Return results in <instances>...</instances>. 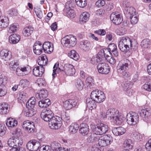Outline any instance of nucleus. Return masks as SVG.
<instances>
[{
    "mask_svg": "<svg viewBox=\"0 0 151 151\" xmlns=\"http://www.w3.org/2000/svg\"><path fill=\"white\" fill-rule=\"evenodd\" d=\"M0 57L5 61H9L12 58V55L10 51L3 49L0 52Z\"/></svg>",
    "mask_w": 151,
    "mask_h": 151,
    "instance_id": "nucleus-20",
    "label": "nucleus"
},
{
    "mask_svg": "<svg viewBox=\"0 0 151 151\" xmlns=\"http://www.w3.org/2000/svg\"><path fill=\"white\" fill-rule=\"evenodd\" d=\"M67 16H69L70 17L72 18L74 17L75 13L73 9H67L64 10Z\"/></svg>",
    "mask_w": 151,
    "mask_h": 151,
    "instance_id": "nucleus-59",
    "label": "nucleus"
},
{
    "mask_svg": "<svg viewBox=\"0 0 151 151\" xmlns=\"http://www.w3.org/2000/svg\"><path fill=\"white\" fill-rule=\"evenodd\" d=\"M98 139V144L101 147L107 146L110 144L113 140L112 137L109 135H104Z\"/></svg>",
    "mask_w": 151,
    "mask_h": 151,
    "instance_id": "nucleus-9",
    "label": "nucleus"
},
{
    "mask_svg": "<svg viewBox=\"0 0 151 151\" xmlns=\"http://www.w3.org/2000/svg\"><path fill=\"white\" fill-rule=\"evenodd\" d=\"M36 108H27V110L24 111V115L27 117H31L36 113Z\"/></svg>",
    "mask_w": 151,
    "mask_h": 151,
    "instance_id": "nucleus-31",
    "label": "nucleus"
},
{
    "mask_svg": "<svg viewBox=\"0 0 151 151\" xmlns=\"http://www.w3.org/2000/svg\"><path fill=\"white\" fill-rule=\"evenodd\" d=\"M7 90L6 86H0V97L4 96L6 93Z\"/></svg>",
    "mask_w": 151,
    "mask_h": 151,
    "instance_id": "nucleus-55",
    "label": "nucleus"
},
{
    "mask_svg": "<svg viewBox=\"0 0 151 151\" xmlns=\"http://www.w3.org/2000/svg\"><path fill=\"white\" fill-rule=\"evenodd\" d=\"M19 97L18 99V100L21 101L20 102L22 103V102L23 103L25 102L27 98V94L23 92H21L19 94Z\"/></svg>",
    "mask_w": 151,
    "mask_h": 151,
    "instance_id": "nucleus-48",
    "label": "nucleus"
},
{
    "mask_svg": "<svg viewBox=\"0 0 151 151\" xmlns=\"http://www.w3.org/2000/svg\"><path fill=\"white\" fill-rule=\"evenodd\" d=\"M108 126L103 123L97 124L93 129V131L97 135H102L105 134L108 131Z\"/></svg>",
    "mask_w": 151,
    "mask_h": 151,
    "instance_id": "nucleus-7",
    "label": "nucleus"
},
{
    "mask_svg": "<svg viewBox=\"0 0 151 151\" xmlns=\"http://www.w3.org/2000/svg\"><path fill=\"white\" fill-rule=\"evenodd\" d=\"M7 83L6 78L4 75H0V86L4 87V86H6L5 85Z\"/></svg>",
    "mask_w": 151,
    "mask_h": 151,
    "instance_id": "nucleus-53",
    "label": "nucleus"
},
{
    "mask_svg": "<svg viewBox=\"0 0 151 151\" xmlns=\"http://www.w3.org/2000/svg\"><path fill=\"white\" fill-rule=\"evenodd\" d=\"M117 48V46L114 43H111L108 46V49L107 50L108 52H109V53H107L108 54H110V52L115 50Z\"/></svg>",
    "mask_w": 151,
    "mask_h": 151,
    "instance_id": "nucleus-54",
    "label": "nucleus"
},
{
    "mask_svg": "<svg viewBox=\"0 0 151 151\" xmlns=\"http://www.w3.org/2000/svg\"><path fill=\"white\" fill-rule=\"evenodd\" d=\"M9 106L8 104L6 103L0 104V113L5 114L7 113L9 111Z\"/></svg>",
    "mask_w": 151,
    "mask_h": 151,
    "instance_id": "nucleus-29",
    "label": "nucleus"
},
{
    "mask_svg": "<svg viewBox=\"0 0 151 151\" xmlns=\"http://www.w3.org/2000/svg\"><path fill=\"white\" fill-rule=\"evenodd\" d=\"M19 65L18 62L17 60H13L9 63V67L11 70L15 71L16 74L19 76H23V72L27 71V68L25 67H17Z\"/></svg>",
    "mask_w": 151,
    "mask_h": 151,
    "instance_id": "nucleus-4",
    "label": "nucleus"
},
{
    "mask_svg": "<svg viewBox=\"0 0 151 151\" xmlns=\"http://www.w3.org/2000/svg\"><path fill=\"white\" fill-rule=\"evenodd\" d=\"M133 144L130 139H127L125 141L124 144V147L127 148L126 149H132L133 147Z\"/></svg>",
    "mask_w": 151,
    "mask_h": 151,
    "instance_id": "nucleus-42",
    "label": "nucleus"
},
{
    "mask_svg": "<svg viewBox=\"0 0 151 151\" xmlns=\"http://www.w3.org/2000/svg\"><path fill=\"white\" fill-rule=\"evenodd\" d=\"M132 137L135 141L137 142L141 141L142 138V135L137 132H133L132 134Z\"/></svg>",
    "mask_w": 151,
    "mask_h": 151,
    "instance_id": "nucleus-44",
    "label": "nucleus"
},
{
    "mask_svg": "<svg viewBox=\"0 0 151 151\" xmlns=\"http://www.w3.org/2000/svg\"><path fill=\"white\" fill-rule=\"evenodd\" d=\"M9 23V18L6 17L2 16L0 18V28L6 27Z\"/></svg>",
    "mask_w": 151,
    "mask_h": 151,
    "instance_id": "nucleus-27",
    "label": "nucleus"
},
{
    "mask_svg": "<svg viewBox=\"0 0 151 151\" xmlns=\"http://www.w3.org/2000/svg\"><path fill=\"white\" fill-rule=\"evenodd\" d=\"M42 46L43 50L46 53L50 54L53 51V45L49 42H45Z\"/></svg>",
    "mask_w": 151,
    "mask_h": 151,
    "instance_id": "nucleus-18",
    "label": "nucleus"
},
{
    "mask_svg": "<svg viewBox=\"0 0 151 151\" xmlns=\"http://www.w3.org/2000/svg\"><path fill=\"white\" fill-rule=\"evenodd\" d=\"M40 100L39 101L38 104L39 107L41 108H46L51 104L50 100L49 99Z\"/></svg>",
    "mask_w": 151,
    "mask_h": 151,
    "instance_id": "nucleus-34",
    "label": "nucleus"
},
{
    "mask_svg": "<svg viewBox=\"0 0 151 151\" xmlns=\"http://www.w3.org/2000/svg\"><path fill=\"white\" fill-rule=\"evenodd\" d=\"M112 131L114 135L118 136L124 134L126 132V130L122 127H113L112 129Z\"/></svg>",
    "mask_w": 151,
    "mask_h": 151,
    "instance_id": "nucleus-25",
    "label": "nucleus"
},
{
    "mask_svg": "<svg viewBox=\"0 0 151 151\" xmlns=\"http://www.w3.org/2000/svg\"><path fill=\"white\" fill-rule=\"evenodd\" d=\"M79 132L82 135H87L89 132V128L88 125L85 123H83L80 125Z\"/></svg>",
    "mask_w": 151,
    "mask_h": 151,
    "instance_id": "nucleus-22",
    "label": "nucleus"
},
{
    "mask_svg": "<svg viewBox=\"0 0 151 151\" xmlns=\"http://www.w3.org/2000/svg\"><path fill=\"white\" fill-rule=\"evenodd\" d=\"M33 151L37 150L40 146V143L36 140H33Z\"/></svg>",
    "mask_w": 151,
    "mask_h": 151,
    "instance_id": "nucleus-58",
    "label": "nucleus"
},
{
    "mask_svg": "<svg viewBox=\"0 0 151 151\" xmlns=\"http://www.w3.org/2000/svg\"><path fill=\"white\" fill-rule=\"evenodd\" d=\"M27 147L29 150L33 151V140H30L27 143Z\"/></svg>",
    "mask_w": 151,
    "mask_h": 151,
    "instance_id": "nucleus-63",
    "label": "nucleus"
},
{
    "mask_svg": "<svg viewBox=\"0 0 151 151\" xmlns=\"http://www.w3.org/2000/svg\"><path fill=\"white\" fill-rule=\"evenodd\" d=\"M35 99L34 97L30 98L26 103V106L27 108H36L35 107Z\"/></svg>",
    "mask_w": 151,
    "mask_h": 151,
    "instance_id": "nucleus-38",
    "label": "nucleus"
},
{
    "mask_svg": "<svg viewBox=\"0 0 151 151\" xmlns=\"http://www.w3.org/2000/svg\"><path fill=\"white\" fill-rule=\"evenodd\" d=\"M68 56L75 60H77L79 58L78 54L75 50H71L68 53Z\"/></svg>",
    "mask_w": 151,
    "mask_h": 151,
    "instance_id": "nucleus-41",
    "label": "nucleus"
},
{
    "mask_svg": "<svg viewBox=\"0 0 151 151\" xmlns=\"http://www.w3.org/2000/svg\"><path fill=\"white\" fill-rule=\"evenodd\" d=\"M98 138L96 137L94 134H89L87 139V142L88 143H93L97 141Z\"/></svg>",
    "mask_w": 151,
    "mask_h": 151,
    "instance_id": "nucleus-39",
    "label": "nucleus"
},
{
    "mask_svg": "<svg viewBox=\"0 0 151 151\" xmlns=\"http://www.w3.org/2000/svg\"><path fill=\"white\" fill-rule=\"evenodd\" d=\"M94 83L93 79L91 77H88L86 81V86L90 88H92L93 87L94 84Z\"/></svg>",
    "mask_w": 151,
    "mask_h": 151,
    "instance_id": "nucleus-43",
    "label": "nucleus"
},
{
    "mask_svg": "<svg viewBox=\"0 0 151 151\" xmlns=\"http://www.w3.org/2000/svg\"><path fill=\"white\" fill-rule=\"evenodd\" d=\"M127 5L129 4L128 3H127ZM127 8L125 9L126 10V13L127 14H129L131 15H133L135 14V9L133 8V7L132 6H126Z\"/></svg>",
    "mask_w": 151,
    "mask_h": 151,
    "instance_id": "nucleus-46",
    "label": "nucleus"
},
{
    "mask_svg": "<svg viewBox=\"0 0 151 151\" xmlns=\"http://www.w3.org/2000/svg\"><path fill=\"white\" fill-rule=\"evenodd\" d=\"M91 42L88 40H83L80 42V47L81 49L85 52L89 50L91 48Z\"/></svg>",
    "mask_w": 151,
    "mask_h": 151,
    "instance_id": "nucleus-17",
    "label": "nucleus"
},
{
    "mask_svg": "<svg viewBox=\"0 0 151 151\" xmlns=\"http://www.w3.org/2000/svg\"><path fill=\"white\" fill-rule=\"evenodd\" d=\"M35 128V125L32 123V124L31 123L30 125H29L26 130H27L29 133H33L34 132Z\"/></svg>",
    "mask_w": 151,
    "mask_h": 151,
    "instance_id": "nucleus-62",
    "label": "nucleus"
},
{
    "mask_svg": "<svg viewBox=\"0 0 151 151\" xmlns=\"http://www.w3.org/2000/svg\"><path fill=\"white\" fill-rule=\"evenodd\" d=\"M19 25L15 23L11 24L9 27L8 30V32L10 33L15 32L18 29Z\"/></svg>",
    "mask_w": 151,
    "mask_h": 151,
    "instance_id": "nucleus-49",
    "label": "nucleus"
},
{
    "mask_svg": "<svg viewBox=\"0 0 151 151\" xmlns=\"http://www.w3.org/2000/svg\"><path fill=\"white\" fill-rule=\"evenodd\" d=\"M150 41L149 39H143L141 42V46L144 48H147L150 45Z\"/></svg>",
    "mask_w": 151,
    "mask_h": 151,
    "instance_id": "nucleus-50",
    "label": "nucleus"
},
{
    "mask_svg": "<svg viewBox=\"0 0 151 151\" xmlns=\"http://www.w3.org/2000/svg\"><path fill=\"white\" fill-rule=\"evenodd\" d=\"M139 117L138 114L131 111L128 113L127 116V124L131 126H134L139 122Z\"/></svg>",
    "mask_w": 151,
    "mask_h": 151,
    "instance_id": "nucleus-6",
    "label": "nucleus"
},
{
    "mask_svg": "<svg viewBox=\"0 0 151 151\" xmlns=\"http://www.w3.org/2000/svg\"><path fill=\"white\" fill-rule=\"evenodd\" d=\"M143 87L145 90L148 91H151V82H148L147 83L144 84Z\"/></svg>",
    "mask_w": 151,
    "mask_h": 151,
    "instance_id": "nucleus-61",
    "label": "nucleus"
},
{
    "mask_svg": "<svg viewBox=\"0 0 151 151\" xmlns=\"http://www.w3.org/2000/svg\"><path fill=\"white\" fill-rule=\"evenodd\" d=\"M33 28L31 26H26L24 28L22 31L23 35L25 37L29 36L33 33Z\"/></svg>",
    "mask_w": 151,
    "mask_h": 151,
    "instance_id": "nucleus-28",
    "label": "nucleus"
},
{
    "mask_svg": "<svg viewBox=\"0 0 151 151\" xmlns=\"http://www.w3.org/2000/svg\"><path fill=\"white\" fill-rule=\"evenodd\" d=\"M62 123V118L55 116L49 122V125L51 129H57L60 127Z\"/></svg>",
    "mask_w": 151,
    "mask_h": 151,
    "instance_id": "nucleus-8",
    "label": "nucleus"
},
{
    "mask_svg": "<svg viewBox=\"0 0 151 151\" xmlns=\"http://www.w3.org/2000/svg\"><path fill=\"white\" fill-rule=\"evenodd\" d=\"M110 19L116 25H119L123 21L122 16L118 12L112 13L110 16Z\"/></svg>",
    "mask_w": 151,
    "mask_h": 151,
    "instance_id": "nucleus-13",
    "label": "nucleus"
},
{
    "mask_svg": "<svg viewBox=\"0 0 151 151\" xmlns=\"http://www.w3.org/2000/svg\"><path fill=\"white\" fill-rule=\"evenodd\" d=\"M48 95V91L45 89L41 90L39 93H37L35 95L36 98L38 100L44 99Z\"/></svg>",
    "mask_w": 151,
    "mask_h": 151,
    "instance_id": "nucleus-23",
    "label": "nucleus"
},
{
    "mask_svg": "<svg viewBox=\"0 0 151 151\" xmlns=\"http://www.w3.org/2000/svg\"><path fill=\"white\" fill-rule=\"evenodd\" d=\"M108 54H107V56L106 57V60L111 64H115L116 62L115 59L113 57L111 56H110Z\"/></svg>",
    "mask_w": 151,
    "mask_h": 151,
    "instance_id": "nucleus-57",
    "label": "nucleus"
},
{
    "mask_svg": "<svg viewBox=\"0 0 151 151\" xmlns=\"http://www.w3.org/2000/svg\"><path fill=\"white\" fill-rule=\"evenodd\" d=\"M78 105L76 101L74 99H69L65 101L64 103V107L67 110H69L73 107L77 108Z\"/></svg>",
    "mask_w": 151,
    "mask_h": 151,
    "instance_id": "nucleus-14",
    "label": "nucleus"
},
{
    "mask_svg": "<svg viewBox=\"0 0 151 151\" xmlns=\"http://www.w3.org/2000/svg\"><path fill=\"white\" fill-rule=\"evenodd\" d=\"M97 68L99 72L101 74H107L110 71L109 65L105 63L100 62L99 63Z\"/></svg>",
    "mask_w": 151,
    "mask_h": 151,
    "instance_id": "nucleus-12",
    "label": "nucleus"
},
{
    "mask_svg": "<svg viewBox=\"0 0 151 151\" xmlns=\"http://www.w3.org/2000/svg\"><path fill=\"white\" fill-rule=\"evenodd\" d=\"M79 128V125L76 123H73L69 127L70 133L73 134L76 133Z\"/></svg>",
    "mask_w": 151,
    "mask_h": 151,
    "instance_id": "nucleus-40",
    "label": "nucleus"
},
{
    "mask_svg": "<svg viewBox=\"0 0 151 151\" xmlns=\"http://www.w3.org/2000/svg\"><path fill=\"white\" fill-rule=\"evenodd\" d=\"M90 14L87 12H83L80 16V21L83 23H86L88 19Z\"/></svg>",
    "mask_w": 151,
    "mask_h": 151,
    "instance_id": "nucleus-37",
    "label": "nucleus"
},
{
    "mask_svg": "<svg viewBox=\"0 0 151 151\" xmlns=\"http://www.w3.org/2000/svg\"><path fill=\"white\" fill-rule=\"evenodd\" d=\"M34 53L36 55H39L43 50L42 44L40 41H38L35 42L33 46Z\"/></svg>",
    "mask_w": 151,
    "mask_h": 151,
    "instance_id": "nucleus-15",
    "label": "nucleus"
},
{
    "mask_svg": "<svg viewBox=\"0 0 151 151\" xmlns=\"http://www.w3.org/2000/svg\"><path fill=\"white\" fill-rule=\"evenodd\" d=\"M119 111L114 108H110L106 111V116L108 119L112 121L116 116Z\"/></svg>",
    "mask_w": 151,
    "mask_h": 151,
    "instance_id": "nucleus-16",
    "label": "nucleus"
},
{
    "mask_svg": "<svg viewBox=\"0 0 151 151\" xmlns=\"http://www.w3.org/2000/svg\"><path fill=\"white\" fill-rule=\"evenodd\" d=\"M90 97L91 99H86V102L87 107L91 110L96 107L95 102L101 103L105 99L104 92L98 89H96L92 91Z\"/></svg>",
    "mask_w": 151,
    "mask_h": 151,
    "instance_id": "nucleus-1",
    "label": "nucleus"
},
{
    "mask_svg": "<svg viewBox=\"0 0 151 151\" xmlns=\"http://www.w3.org/2000/svg\"><path fill=\"white\" fill-rule=\"evenodd\" d=\"M60 144L57 142H52L51 146L53 151H58L60 147Z\"/></svg>",
    "mask_w": 151,
    "mask_h": 151,
    "instance_id": "nucleus-51",
    "label": "nucleus"
},
{
    "mask_svg": "<svg viewBox=\"0 0 151 151\" xmlns=\"http://www.w3.org/2000/svg\"><path fill=\"white\" fill-rule=\"evenodd\" d=\"M124 119V118L120 114L119 112L112 121H113L116 125H120L123 122Z\"/></svg>",
    "mask_w": 151,
    "mask_h": 151,
    "instance_id": "nucleus-32",
    "label": "nucleus"
},
{
    "mask_svg": "<svg viewBox=\"0 0 151 151\" xmlns=\"http://www.w3.org/2000/svg\"><path fill=\"white\" fill-rule=\"evenodd\" d=\"M120 41L123 43L128 45V46L131 47V48H134L133 46V42L128 37H123L120 38Z\"/></svg>",
    "mask_w": 151,
    "mask_h": 151,
    "instance_id": "nucleus-26",
    "label": "nucleus"
},
{
    "mask_svg": "<svg viewBox=\"0 0 151 151\" xmlns=\"http://www.w3.org/2000/svg\"><path fill=\"white\" fill-rule=\"evenodd\" d=\"M107 53H109V52H108L107 49L101 50L99 52L96 57L97 62H101L104 58L106 59V57L107 56Z\"/></svg>",
    "mask_w": 151,
    "mask_h": 151,
    "instance_id": "nucleus-21",
    "label": "nucleus"
},
{
    "mask_svg": "<svg viewBox=\"0 0 151 151\" xmlns=\"http://www.w3.org/2000/svg\"><path fill=\"white\" fill-rule=\"evenodd\" d=\"M139 114L140 116L146 120L150 118L151 116V109L150 108H146L142 109L139 112Z\"/></svg>",
    "mask_w": 151,
    "mask_h": 151,
    "instance_id": "nucleus-19",
    "label": "nucleus"
},
{
    "mask_svg": "<svg viewBox=\"0 0 151 151\" xmlns=\"http://www.w3.org/2000/svg\"><path fill=\"white\" fill-rule=\"evenodd\" d=\"M6 124L8 127H13L17 125V122L13 118H9L7 119Z\"/></svg>",
    "mask_w": 151,
    "mask_h": 151,
    "instance_id": "nucleus-35",
    "label": "nucleus"
},
{
    "mask_svg": "<svg viewBox=\"0 0 151 151\" xmlns=\"http://www.w3.org/2000/svg\"><path fill=\"white\" fill-rule=\"evenodd\" d=\"M35 9V12L38 17L40 19L42 18L43 16L42 12L40 8Z\"/></svg>",
    "mask_w": 151,
    "mask_h": 151,
    "instance_id": "nucleus-60",
    "label": "nucleus"
},
{
    "mask_svg": "<svg viewBox=\"0 0 151 151\" xmlns=\"http://www.w3.org/2000/svg\"><path fill=\"white\" fill-rule=\"evenodd\" d=\"M123 90L127 91L129 88H132V84L129 81H127L125 82H123L121 84Z\"/></svg>",
    "mask_w": 151,
    "mask_h": 151,
    "instance_id": "nucleus-45",
    "label": "nucleus"
},
{
    "mask_svg": "<svg viewBox=\"0 0 151 151\" xmlns=\"http://www.w3.org/2000/svg\"><path fill=\"white\" fill-rule=\"evenodd\" d=\"M130 21L132 24H134L137 23L138 19L137 17L136 14L130 16Z\"/></svg>",
    "mask_w": 151,
    "mask_h": 151,
    "instance_id": "nucleus-56",
    "label": "nucleus"
},
{
    "mask_svg": "<svg viewBox=\"0 0 151 151\" xmlns=\"http://www.w3.org/2000/svg\"><path fill=\"white\" fill-rule=\"evenodd\" d=\"M118 45L120 50L123 52H126L128 51L130 49V48H131V47L128 46V45L124 44L120 41L119 42Z\"/></svg>",
    "mask_w": 151,
    "mask_h": 151,
    "instance_id": "nucleus-36",
    "label": "nucleus"
},
{
    "mask_svg": "<svg viewBox=\"0 0 151 151\" xmlns=\"http://www.w3.org/2000/svg\"><path fill=\"white\" fill-rule=\"evenodd\" d=\"M42 119L45 121L49 122L53 117V113L50 109L43 110L40 114Z\"/></svg>",
    "mask_w": 151,
    "mask_h": 151,
    "instance_id": "nucleus-11",
    "label": "nucleus"
},
{
    "mask_svg": "<svg viewBox=\"0 0 151 151\" xmlns=\"http://www.w3.org/2000/svg\"><path fill=\"white\" fill-rule=\"evenodd\" d=\"M77 42L76 37L72 35L66 36L63 38L61 40V43L63 46L68 48L74 46Z\"/></svg>",
    "mask_w": 151,
    "mask_h": 151,
    "instance_id": "nucleus-3",
    "label": "nucleus"
},
{
    "mask_svg": "<svg viewBox=\"0 0 151 151\" xmlns=\"http://www.w3.org/2000/svg\"><path fill=\"white\" fill-rule=\"evenodd\" d=\"M105 4L104 0H98L96 3V5L98 7H101Z\"/></svg>",
    "mask_w": 151,
    "mask_h": 151,
    "instance_id": "nucleus-64",
    "label": "nucleus"
},
{
    "mask_svg": "<svg viewBox=\"0 0 151 151\" xmlns=\"http://www.w3.org/2000/svg\"><path fill=\"white\" fill-rule=\"evenodd\" d=\"M76 86L78 90H81L83 89L84 84L83 81L80 79H78L76 81Z\"/></svg>",
    "mask_w": 151,
    "mask_h": 151,
    "instance_id": "nucleus-52",
    "label": "nucleus"
},
{
    "mask_svg": "<svg viewBox=\"0 0 151 151\" xmlns=\"http://www.w3.org/2000/svg\"><path fill=\"white\" fill-rule=\"evenodd\" d=\"M20 39V37L19 35L16 34H14L10 36L9 41L10 43L15 44L19 42Z\"/></svg>",
    "mask_w": 151,
    "mask_h": 151,
    "instance_id": "nucleus-30",
    "label": "nucleus"
},
{
    "mask_svg": "<svg viewBox=\"0 0 151 151\" xmlns=\"http://www.w3.org/2000/svg\"><path fill=\"white\" fill-rule=\"evenodd\" d=\"M45 69L43 67L37 66L34 68L33 70V73L35 76L41 77Z\"/></svg>",
    "mask_w": 151,
    "mask_h": 151,
    "instance_id": "nucleus-24",
    "label": "nucleus"
},
{
    "mask_svg": "<svg viewBox=\"0 0 151 151\" xmlns=\"http://www.w3.org/2000/svg\"><path fill=\"white\" fill-rule=\"evenodd\" d=\"M129 60H126L123 62H120L117 67V71L118 73L122 74V76L125 77H128V74L127 71L128 69L129 66L130 65Z\"/></svg>",
    "mask_w": 151,
    "mask_h": 151,
    "instance_id": "nucleus-5",
    "label": "nucleus"
},
{
    "mask_svg": "<svg viewBox=\"0 0 151 151\" xmlns=\"http://www.w3.org/2000/svg\"><path fill=\"white\" fill-rule=\"evenodd\" d=\"M47 59L46 56H41L39 57L37 60L38 64L40 67H43L45 65L47 62Z\"/></svg>",
    "mask_w": 151,
    "mask_h": 151,
    "instance_id": "nucleus-33",
    "label": "nucleus"
},
{
    "mask_svg": "<svg viewBox=\"0 0 151 151\" xmlns=\"http://www.w3.org/2000/svg\"><path fill=\"white\" fill-rule=\"evenodd\" d=\"M75 1L77 6L81 8H83L87 5L86 0H75Z\"/></svg>",
    "mask_w": 151,
    "mask_h": 151,
    "instance_id": "nucleus-47",
    "label": "nucleus"
},
{
    "mask_svg": "<svg viewBox=\"0 0 151 151\" xmlns=\"http://www.w3.org/2000/svg\"><path fill=\"white\" fill-rule=\"evenodd\" d=\"M23 143L22 140L18 137L10 138L7 141L8 145L11 147V148L14 147L16 148L17 147H20Z\"/></svg>",
    "mask_w": 151,
    "mask_h": 151,
    "instance_id": "nucleus-10",
    "label": "nucleus"
},
{
    "mask_svg": "<svg viewBox=\"0 0 151 151\" xmlns=\"http://www.w3.org/2000/svg\"><path fill=\"white\" fill-rule=\"evenodd\" d=\"M59 63H55L53 67V73L52 76L53 77H55V75L59 71L64 72L68 76H72L76 73V70L73 65L69 64H66L64 65L63 67H58Z\"/></svg>",
    "mask_w": 151,
    "mask_h": 151,
    "instance_id": "nucleus-2",
    "label": "nucleus"
}]
</instances>
